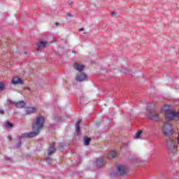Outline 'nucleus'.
<instances>
[{"label":"nucleus","instance_id":"nucleus-1","mask_svg":"<svg viewBox=\"0 0 179 179\" xmlns=\"http://www.w3.org/2000/svg\"><path fill=\"white\" fill-rule=\"evenodd\" d=\"M44 116L38 115L32 124L33 132L24 134V138H34V136L38 135L40 134V131H41L44 127Z\"/></svg>","mask_w":179,"mask_h":179},{"label":"nucleus","instance_id":"nucleus-2","mask_svg":"<svg viewBox=\"0 0 179 179\" xmlns=\"http://www.w3.org/2000/svg\"><path fill=\"white\" fill-rule=\"evenodd\" d=\"M162 113H164L166 120H174L176 117L179 118V113L173 110L169 105H166L162 108Z\"/></svg>","mask_w":179,"mask_h":179},{"label":"nucleus","instance_id":"nucleus-3","mask_svg":"<svg viewBox=\"0 0 179 179\" xmlns=\"http://www.w3.org/2000/svg\"><path fill=\"white\" fill-rule=\"evenodd\" d=\"M168 152L171 156H176L178 153L177 143L174 140H169L166 144Z\"/></svg>","mask_w":179,"mask_h":179},{"label":"nucleus","instance_id":"nucleus-4","mask_svg":"<svg viewBox=\"0 0 179 179\" xmlns=\"http://www.w3.org/2000/svg\"><path fill=\"white\" fill-rule=\"evenodd\" d=\"M162 129V134L163 135H165V136H170L173 135V127H171V124H170L169 122H164Z\"/></svg>","mask_w":179,"mask_h":179},{"label":"nucleus","instance_id":"nucleus-5","mask_svg":"<svg viewBox=\"0 0 179 179\" xmlns=\"http://www.w3.org/2000/svg\"><path fill=\"white\" fill-rule=\"evenodd\" d=\"M77 82H86L87 80V75L85 73H78L76 76Z\"/></svg>","mask_w":179,"mask_h":179},{"label":"nucleus","instance_id":"nucleus-6","mask_svg":"<svg viewBox=\"0 0 179 179\" xmlns=\"http://www.w3.org/2000/svg\"><path fill=\"white\" fill-rule=\"evenodd\" d=\"M7 103L8 104H14L17 108H23V107L26 106V103L24 101L13 102L10 100H8Z\"/></svg>","mask_w":179,"mask_h":179},{"label":"nucleus","instance_id":"nucleus-7","mask_svg":"<svg viewBox=\"0 0 179 179\" xmlns=\"http://www.w3.org/2000/svg\"><path fill=\"white\" fill-rule=\"evenodd\" d=\"M117 170L119 176H124V174L127 173V166H125V165H118Z\"/></svg>","mask_w":179,"mask_h":179},{"label":"nucleus","instance_id":"nucleus-8","mask_svg":"<svg viewBox=\"0 0 179 179\" xmlns=\"http://www.w3.org/2000/svg\"><path fill=\"white\" fill-rule=\"evenodd\" d=\"M148 118H150V120H152V121H159L160 120V115H159L156 113H148Z\"/></svg>","mask_w":179,"mask_h":179},{"label":"nucleus","instance_id":"nucleus-9","mask_svg":"<svg viewBox=\"0 0 179 179\" xmlns=\"http://www.w3.org/2000/svg\"><path fill=\"white\" fill-rule=\"evenodd\" d=\"M74 68L76 69V71H78V73H81L83 69H85V66L83 64H80L79 63L74 64Z\"/></svg>","mask_w":179,"mask_h":179},{"label":"nucleus","instance_id":"nucleus-10","mask_svg":"<svg viewBox=\"0 0 179 179\" xmlns=\"http://www.w3.org/2000/svg\"><path fill=\"white\" fill-rule=\"evenodd\" d=\"M37 112V108L36 107H28L26 109V114L30 115V114H34V113Z\"/></svg>","mask_w":179,"mask_h":179},{"label":"nucleus","instance_id":"nucleus-11","mask_svg":"<svg viewBox=\"0 0 179 179\" xmlns=\"http://www.w3.org/2000/svg\"><path fill=\"white\" fill-rule=\"evenodd\" d=\"M11 83L13 85H17V83H18L19 85H23V81L22 80V79L17 77L13 78L11 80Z\"/></svg>","mask_w":179,"mask_h":179},{"label":"nucleus","instance_id":"nucleus-12","mask_svg":"<svg viewBox=\"0 0 179 179\" xmlns=\"http://www.w3.org/2000/svg\"><path fill=\"white\" fill-rule=\"evenodd\" d=\"M45 45H47V41H41L37 44V50H43L45 47Z\"/></svg>","mask_w":179,"mask_h":179},{"label":"nucleus","instance_id":"nucleus-13","mask_svg":"<svg viewBox=\"0 0 179 179\" xmlns=\"http://www.w3.org/2000/svg\"><path fill=\"white\" fill-rule=\"evenodd\" d=\"M79 125H80V120H78L76 123V135H79L80 134V129L79 128Z\"/></svg>","mask_w":179,"mask_h":179},{"label":"nucleus","instance_id":"nucleus-14","mask_svg":"<svg viewBox=\"0 0 179 179\" xmlns=\"http://www.w3.org/2000/svg\"><path fill=\"white\" fill-rule=\"evenodd\" d=\"M54 152H55V145H52L49 148L48 155V156H51V155H52Z\"/></svg>","mask_w":179,"mask_h":179},{"label":"nucleus","instance_id":"nucleus-15","mask_svg":"<svg viewBox=\"0 0 179 179\" xmlns=\"http://www.w3.org/2000/svg\"><path fill=\"white\" fill-rule=\"evenodd\" d=\"M96 166L98 167H101L104 163V160L102 158L96 159Z\"/></svg>","mask_w":179,"mask_h":179},{"label":"nucleus","instance_id":"nucleus-16","mask_svg":"<svg viewBox=\"0 0 179 179\" xmlns=\"http://www.w3.org/2000/svg\"><path fill=\"white\" fill-rule=\"evenodd\" d=\"M117 152L112 151L108 155V159H114V157H117Z\"/></svg>","mask_w":179,"mask_h":179},{"label":"nucleus","instance_id":"nucleus-17","mask_svg":"<svg viewBox=\"0 0 179 179\" xmlns=\"http://www.w3.org/2000/svg\"><path fill=\"white\" fill-rule=\"evenodd\" d=\"M154 108H155V103H150L147 106V111H151V110H153Z\"/></svg>","mask_w":179,"mask_h":179},{"label":"nucleus","instance_id":"nucleus-18","mask_svg":"<svg viewBox=\"0 0 179 179\" xmlns=\"http://www.w3.org/2000/svg\"><path fill=\"white\" fill-rule=\"evenodd\" d=\"M89 143H90V138L85 137L84 138V145L85 146H87V145H89Z\"/></svg>","mask_w":179,"mask_h":179},{"label":"nucleus","instance_id":"nucleus-19","mask_svg":"<svg viewBox=\"0 0 179 179\" xmlns=\"http://www.w3.org/2000/svg\"><path fill=\"white\" fill-rule=\"evenodd\" d=\"M5 87H6V84L4 83H0V92L5 90Z\"/></svg>","mask_w":179,"mask_h":179},{"label":"nucleus","instance_id":"nucleus-20","mask_svg":"<svg viewBox=\"0 0 179 179\" xmlns=\"http://www.w3.org/2000/svg\"><path fill=\"white\" fill-rule=\"evenodd\" d=\"M142 136V131H138L137 133H136L135 138L139 139V138Z\"/></svg>","mask_w":179,"mask_h":179},{"label":"nucleus","instance_id":"nucleus-21","mask_svg":"<svg viewBox=\"0 0 179 179\" xmlns=\"http://www.w3.org/2000/svg\"><path fill=\"white\" fill-rule=\"evenodd\" d=\"M5 127H6V128H12V127H13V124H12V123H10L9 122H6L5 123Z\"/></svg>","mask_w":179,"mask_h":179},{"label":"nucleus","instance_id":"nucleus-22","mask_svg":"<svg viewBox=\"0 0 179 179\" xmlns=\"http://www.w3.org/2000/svg\"><path fill=\"white\" fill-rule=\"evenodd\" d=\"M110 15L113 17H115V16H117L118 14L116 12H112V13H110Z\"/></svg>","mask_w":179,"mask_h":179},{"label":"nucleus","instance_id":"nucleus-23","mask_svg":"<svg viewBox=\"0 0 179 179\" xmlns=\"http://www.w3.org/2000/svg\"><path fill=\"white\" fill-rule=\"evenodd\" d=\"M66 17H67V19H68V17H72V14L68 13L66 14Z\"/></svg>","mask_w":179,"mask_h":179},{"label":"nucleus","instance_id":"nucleus-24","mask_svg":"<svg viewBox=\"0 0 179 179\" xmlns=\"http://www.w3.org/2000/svg\"><path fill=\"white\" fill-rule=\"evenodd\" d=\"M46 161L48 163H51V159L50 157H48Z\"/></svg>","mask_w":179,"mask_h":179},{"label":"nucleus","instance_id":"nucleus-25","mask_svg":"<svg viewBox=\"0 0 179 179\" xmlns=\"http://www.w3.org/2000/svg\"><path fill=\"white\" fill-rule=\"evenodd\" d=\"M6 160H8V162H13L12 158H6Z\"/></svg>","mask_w":179,"mask_h":179},{"label":"nucleus","instance_id":"nucleus-26","mask_svg":"<svg viewBox=\"0 0 179 179\" xmlns=\"http://www.w3.org/2000/svg\"><path fill=\"white\" fill-rule=\"evenodd\" d=\"M8 141H12V136H8Z\"/></svg>","mask_w":179,"mask_h":179},{"label":"nucleus","instance_id":"nucleus-27","mask_svg":"<svg viewBox=\"0 0 179 179\" xmlns=\"http://www.w3.org/2000/svg\"><path fill=\"white\" fill-rule=\"evenodd\" d=\"M68 3H69V5H72V1H71V0H69V1H68Z\"/></svg>","mask_w":179,"mask_h":179},{"label":"nucleus","instance_id":"nucleus-28","mask_svg":"<svg viewBox=\"0 0 179 179\" xmlns=\"http://www.w3.org/2000/svg\"><path fill=\"white\" fill-rule=\"evenodd\" d=\"M0 114H3V110L0 109Z\"/></svg>","mask_w":179,"mask_h":179},{"label":"nucleus","instance_id":"nucleus-29","mask_svg":"<svg viewBox=\"0 0 179 179\" xmlns=\"http://www.w3.org/2000/svg\"><path fill=\"white\" fill-rule=\"evenodd\" d=\"M83 30H85L84 28H80V29H79V31H83Z\"/></svg>","mask_w":179,"mask_h":179},{"label":"nucleus","instance_id":"nucleus-30","mask_svg":"<svg viewBox=\"0 0 179 179\" xmlns=\"http://www.w3.org/2000/svg\"><path fill=\"white\" fill-rule=\"evenodd\" d=\"M58 26H59V23H56V24H55V27H58Z\"/></svg>","mask_w":179,"mask_h":179},{"label":"nucleus","instance_id":"nucleus-31","mask_svg":"<svg viewBox=\"0 0 179 179\" xmlns=\"http://www.w3.org/2000/svg\"><path fill=\"white\" fill-rule=\"evenodd\" d=\"M21 143H20V145H17V148H20Z\"/></svg>","mask_w":179,"mask_h":179},{"label":"nucleus","instance_id":"nucleus-32","mask_svg":"<svg viewBox=\"0 0 179 179\" xmlns=\"http://www.w3.org/2000/svg\"><path fill=\"white\" fill-rule=\"evenodd\" d=\"M27 89L28 92H30V88L27 87Z\"/></svg>","mask_w":179,"mask_h":179},{"label":"nucleus","instance_id":"nucleus-33","mask_svg":"<svg viewBox=\"0 0 179 179\" xmlns=\"http://www.w3.org/2000/svg\"><path fill=\"white\" fill-rule=\"evenodd\" d=\"M122 72H125V69H122Z\"/></svg>","mask_w":179,"mask_h":179},{"label":"nucleus","instance_id":"nucleus-34","mask_svg":"<svg viewBox=\"0 0 179 179\" xmlns=\"http://www.w3.org/2000/svg\"><path fill=\"white\" fill-rule=\"evenodd\" d=\"M73 54H75V51H72Z\"/></svg>","mask_w":179,"mask_h":179}]
</instances>
